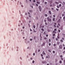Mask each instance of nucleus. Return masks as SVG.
Masks as SVG:
<instances>
[{
  "instance_id": "774afa93",
  "label": "nucleus",
  "mask_w": 65,
  "mask_h": 65,
  "mask_svg": "<svg viewBox=\"0 0 65 65\" xmlns=\"http://www.w3.org/2000/svg\"><path fill=\"white\" fill-rule=\"evenodd\" d=\"M31 60H32V58H30Z\"/></svg>"
},
{
  "instance_id": "c85d7f7f",
  "label": "nucleus",
  "mask_w": 65,
  "mask_h": 65,
  "mask_svg": "<svg viewBox=\"0 0 65 65\" xmlns=\"http://www.w3.org/2000/svg\"><path fill=\"white\" fill-rule=\"evenodd\" d=\"M34 38L35 39H36V37H34Z\"/></svg>"
},
{
  "instance_id": "ddd939ff",
  "label": "nucleus",
  "mask_w": 65,
  "mask_h": 65,
  "mask_svg": "<svg viewBox=\"0 0 65 65\" xmlns=\"http://www.w3.org/2000/svg\"><path fill=\"white\" fill-rule=\"evenodd\" d=\"M41 30L42 31H44V29L43 28H42L41 29Z\"/></svg>"
},
{
  "instance_id": "338daca9",
  "label": "nucleus",
  "mask_w": 65,
  "mask_h": 65,
  "mask_svg": "<svg viewBox=\"0 0 65 65\" xmlns=\"http://www.w3.org/2000/svg\"><path fill=\"white\" fill-rule=\"evenodd\" d=\"M61 60H63V59L62 58H61Z\"/></svg>"
},
{
  "instance_id": "5fc2aeb1",
  "label": "nucleus",
  "mask_w": 65,
  "mask_h": 65,
  "mask_svg": "<svg viewBox=\"0 0 65 65\" xmlns=\"http://www.w3.org/2000/svg\"><path fill=\"white\" fill-rule=\"evenodd\" d=\"M59 43H60L59 42H57V44H59Z\"/></svg>"
},
{
  "instance_id": "a18cd8bd",
  "label": "nucleus",
  "mask_w": 65,
  "mask_h": 65,
  "mask_svg": "<svg viewBox=\"0 0 65 65\" xmlns=\"http://www.w3.org/2000/svg\"><path fill=\"white\" fill-rule=\"evenodd\" d=\"M46 37H48V35H46Z\"/></svg>"
},
{
  "instance_id": "c03bdc74",
  "label": "nucleus",
  "mask_w": 65,
  "mask_h": 65,
  "mask_svg": "<svg viewBox=\"0 0 65 65\" xmlns=\"http://www.w3.org/2000/svg\"><path fill=\"white\" fill-rule=\"evenodd\" d=\"M41 56L42 57V56H43V55H42V54H41Z\"/></svg>"
},
{
  "instance_id": "ea45409f",
  "label": "nucleus",
  "mask_w": 65,
  "mask_h": 65,
  "mask_svg": "<svg viewBox=\"0 0 65 65\" xmlns=\"http://www.w3.org/2000/svg\"><path fill=\"white\" fill-rule=\"evenodd\" d=\"M63 19H65V16L63 18Z\"/></svg>"
},
{
  "instance_id": "5701e85b",
  "label": "nucleus",
  "mask_w": 65,
  "mask_h": 65,
  "mask_svg": "<svg viewBox=\"0 0 65 65\" xmlns=\"http://www.w3.org/2000/svg\"><path fill=\"white\" fill-rule=\"evenodd\" d=\"M51 40H50V39H49V42H51Z\"/></svg>"
},
{
  "instance_id": "f3484780",
  "label": "nucleus",
  "mask_w": 65,
  "mask_h": 65,
  "mask_svg": "<svg viewBox=\"0 0 65 65\" xmlns=\"http://www.w3.org/2000/svg\"><path fill=\"white\" fill-rule=\"evenodd\" d=\"M59 6L60 7H61V6H62V5H61V4H60L59 5Z\"/></svg>"
},
{
  "instance_id": "0eeeda50",
  "label": "nucleus",
  "mask_w": 65,
  "mask_h": 65,
  "mask_svg": "<svg viewBox=\"0 0 65 65\" xmlns=\"http://www.w3.org/2000/svg\"><path fill=\"white\" fill-rule=\"evenodd\" d=\"M53 33H56V31H53Z\"/></svg>"
},
{
  "instance_id": "4468645a",
  "label": "nucleus",
  "mask_w": 65,
  "mask_h": 65,
  "mask_svg": "<svg viewBox=\"0 0 65 65\" xmlns=\"http://www.w3.org/2000/svg\"><path fill=\"white\" fill-rule=\"evenodd\" d=\"M45 17H47V14H45Z\"/></svg>"
},
{
  "instance_id": "72a5a7b5",
  "label": "nucleus",
  "mask_w": 65,
  "mask_h": 65,
  "mask_svg": "<svg viewBox=\"0 0 65 65\" xmlns=\"http://www.w3.org/2000/svg\"><path fill=\"white\" fill-rule=\"evenodd\" d=\"M30 12H32V10H30L29 11Z\"/></svg>"
},
{
  "instance_id": "c9c22d12",
  "label": "nucleus",
  "mask_w": 65,
  "mask_h": 65,
  "mask_svg": "<svg viewBox=\"0 0 65 65\" xmlns=\"http://www.w3.org/2000/svg\"><path fill=\"white\" fill-rule=\"evenodd\" d=\"M48 52H50V53H51V51L50 50H49L48 51Z\"/></svg>"
},
{
  "instance_id": "6ab92c4d",
  "label": "nucleus",
  "mask_w": 65,
  "mask_h": 65,
  "mask_svg": "<svg viewBox=\"0 0 65 65\" xmlns=\"http://www.w3.org/2000/svg\"><path fill=\"white\" fill-rule=\"evenodd\" d=\"M57 8H59V6H57Z\"/></svg>"
},
{
  "instance_id": "49530a36",
  "label": "nucleus",
  "mask_w": 65,
  "mask_h": 65,
  "mask_svg": "<svg viewBox=\"0 0 65 65\" xmlns=\"http://www.w3.org/2000/svg\"><path fill=\"white\" fill-rule=\"evenodd\" d=\"M34 2H35V0H34L33 1Z\"/></svg>"
},
{
  "instance_id": "f8f14e48",
  "label": "nucleus",
  "mask_w": 65,
  "mask_h": 65,
  "mask_svg": "<svg viewBox=\"0 0 65 65\" xmlns=\"http://www.w3.org/2000/svg\"><path fill=\"white\" fill-rule=\"evenodd\" d=\"M33 27L34 28V29H35V25H34Z\"/></svg>"
},
{
  "instance_id": "680f3d73",
  "label": "nucleus",
  "mask_w": 65,
  "mask_h": 65,
  "mask_svg": "<svg viewBox=\"0 0 65 65\" xmlns=\"http://www.w3.org/2000/svg\"><path fill=\"white\" fill-rule=\"evenodd\" d=\"M54 24H55V25H57V24H56V23H54Z\"/></svg>"
},
{
  "instance_id": "e433bc0d",
  "label": "nucleus",
  "mask_w": 65,
  "mask_h": 65,
  "mask_svg": "<svg viewBox=\"0 0 65 65\" xmlns=\"http://www.w3.org/2000/svg\"><path fill=\"white\" fill-rule=\"evenodd\" d=\"M63 54H65V51H63Z\"/></svg>"
},
{
  "instance_id": "2f4dec72",
  "label": "nucleus",
  "mask_w": 65,
  "mask_h": 65,
  "mask_svg": "<svg viewBox=\"0 0 65 65\" xmlns=\"http://www.w3.org/2000/svg\"><path fill=\"white\" fill-rule=\"evenodd\" d=\"M54 27L55 28H56V25H54Z\"/></svg>"
},
{
  "instance_id": "79ce46f5",
  "label": "nucleus",
  "mask_w": 65,
  "mask_h": 65,
  "mask_svg": "<svg viewBox=\"0 0 65 65\" xmlns=\"http://www.w3.org/2000/svg\"><path fill=\"white\" fill-rule=\"evenodd\" d=\"M30 41H32V39H30Z\"/></svg>"
},
{
  "instance_id": "13d9d810",
  "label": "nucleus",
  "mask_w": 65,
  "mask_h": 65,
  "mask_svg": "<svg viewBox=\"0 0 65 65\" xmlns=\"http://www.w3.org/2000/svg\"><path fill=\"white\" fill-rule=\"evenodd\" d=\"M64 62V63H65V59H64V60H63Z\"/></svg>"
},
{
  "instance_id": "a19ab883",
  "label": "nucleus",
  "mask_w": 65,
  "mask_h": 65,
  "mask_svg": "<svg viewBox=\"0 0 65 65\" xmlns=\"http://www.w3.org/2000/svg\"><path fill=\"white\" fill-rule=\"evenodd\" d=\"M33 55L34 56H35V53H34L33 54Z\"/></svg>"
},
{
  "instance_id": "dca6fc26",
  "label": "nucleus",
  "mask_w": 65,
  "mask_h": 65,
  "mask_svg": "<svg viewBox=\"0 0 65 65\" xmlns=\"http://www.w3.org/2000/svg\"><path fill=\"white\" fill-rule=\"evenodd\" d=\"M55 18H53V21H55Z\"/></svg>"
},
{
  "instance_id": "58836bf2",
  "label": "nucleus",
  "mask_w": 65,
  "mask_h": 65,
  "mask_svg": "<svg viewBox=\"0 0 65 65\" xmlns=\"http://www.w3.org/2000/svg\"><path fill=\"white\" fill-rule=\"evenodd\" d=\"M45 24L46 25H47V23H45Z\"/></svg>"
},
{
  "instance_id": "e2e57ef3",
  "label": "nucleus",
  "mask_w": 65,
  "mask_h": 65,
  "mask_svg": "<svg viewBox=\"0 0 65 65\" xmlns=\"http://www.w3.org/2000/svg\"><path fill=\"white\" fill-rule=\"evenodd\" d=\"M42 59H44V58H43V57H42Z\"/></svg>"
},
{
  "instance_id": "09e8293b",
  "label": "nucleus",
  "mask_w": 65,
  "mask_h": 65,
  "mask_svg": "<svg viewBox=\"0 0 65 65\" xmlns=\"http://www.w3.org/2000/svg\"><path fill=\"white\" fill-rule=\"evenodd\" d=\"M44 26H42V28H44Z\"/></svg>"
},
{
  "instance_id": "9b49d317",
  "label": "nucleus",
  "mask_w": 65,
  "mask_h": 65,
  "mask_svg": "<svg viewBox=\"0 0 65 65\" xmlns=\"http://www.w3.org/2000/svg\"><path fill=\"white\" fill-rule=\"evenodd\" d=\"M43 34L44 35H45L46 34V33H45V32H44Z\"/></svg>"
},
{
  "instance_id": "4be33fe9",
  "label": "nucleus",
  "mask_w": 65,
  "mask_h": 65,
  "mask_svg": "<svg viewBox=\"0 0 65 65\" xmlns=\"http://www.w3.org/2000/svg\"><path fill=\"white\" fill-rule=\"evenodd\" d=\"M60 63H62V61H59Z\"/></svg>"
},
{
  "instance_id": "a211bd4d",
  "label": "nucleus",
  "mask_w": 65,
  "mask_h": 65,
  "mask_svg": "<svg viewBox=\"0 0 65 65\" xmlns=\"http://www.w3.org/2000/svg\"><path fill=\"white\" fill-rule=\"evenodd\" d=\"M56 4H59V3H58L57 2H55Z\"/></svg>"
},
{
  "instance_id": "603ef678",
  "label": "nucleus",
  "mask_w": 65,
  "mask_h": 65,
  "mask_svg": "<svg viewBox=\"0 0 65 65\" xmlns=\"http://www.w3.org/2000/svg\"><path fill=\"white\" fill-rule=\"evenodd\" d=\"M22 28H23V29H24L25 27H23Z\"/></svg>"
},
{
  "instance_id": "864d4df0",
  "label": "nucleus",
  "mask_w": 65,
  "mask_h": 65,
  "mask_svg": "<svg viewBox=\"0 0 65 65\" xmlns=\"http://www.w3.org/2000/svg\"><path fill=\"white\" fill-rule=\"evenodd\" d=\"M62 40H64V38H62Z\"/></svg>"
},
{
  "instance_id": "f257e3e1",
  "label": "nucleus",
  "mask_w": 65,
  "mask_h": 65,
  "mask_svg": "<svg viewBox=\"0 0 65 65\" xmlns=\"http://www.w3.org/2000/svg\"><path fill=\"white\" fill-rule=\"evenodd\" d=\"M59 48H60V49H62V45H60L59 46Z\"/></svg>"
},
{
  "instance_id": "37998d69",
  "label": "nucleus",
  "mask_w": 65,
  "mask_h": 65,
  "mask_svg": "<svg viewBox=\"0 0 65 65\" xmlns=\"http://www.w3.org/2000/svg\"><path fill=\"white\" fill-rule=\"evenodd\" d=\"M55 61L56 62H57V59H55Z\"/></svg>"
},
{
  "instance_id": "423d86ee",
  "label": "nucleus",
  "mask_w": 65,
  "mask_h": 65,
  "mask_svg": "<svg viewBox=\"0 0 65 65\" xmlns=\"http://www.w3.org/2000/svg\"><path fill=\"white\" fill-rule=\"evenodd\" d=\"M43 55H45V53H44V52L43 51Z\"/></svg>"
},
{
  "instance_id": "3c124183",
  "label": "nucleus",
  "mask_w": 65,
  "mask_h": 65,
  "mask_svg": "<svg viewBox=\"0 0 65 65\" xmlns=\"http://www.w3.org/2000/svg\"><path fill=\"white\" fill-rule=\"evenodd\" d=\"M45 45V44L43 43V45Z\"/></svg>"
},
{
  "instance_id": "393cba45",
  "label": "nucleus",
  "mask_w": 65,
  "mask_h": 65,
  "mask_svg": "<svg viewBox=\"0 0 65 65\" xmlns=\"http://www.w3.org/2000/svg\"><path fill=\"white\" fill-rule=\"evenodd\" d=\"M56 10H57V11H59V9H56Z\"/></svg>"
},
{
  "instance_id": "6e6d98bb",
  "label": "nucleus",
  "mask_w": 65,
  "mask_h": 65,
  "mask_svg": "<svg viewBox=\"0 0 65 65\" xmlns=\"http://www.w3.org/2000/svg\"><path fill=\"white\" fill-rule=\"evenodd\" d=\"M63 46H65V45L64 44H63Z\"/></svg>"
},
{
  "instance_id": "4c0bfd02",
  "label": "nucleus",
  "mask_w": 65,
  "mask_h": 65,
  "mask_svg": "<svg viewBox=\"0 0 65 65\" xmlns=\"http://www.w3.org/2000/svg\"><path fill=\"white\" fill-rule=\"evenodd\" d=\"M53 45H54V46H56V44H54Z\"/></svg>"
},
{
  "instance_id": "39448f33",
  "label": "nucleus",
  "mask_w": 65,
  "mask_h": 65,
  "mask_svg": "<svg viewBox=\"0 0 65 65\" xmlns=\"http://www.w3.org/2000/svg\"><path fill=\"white\" fill-rule=\"evenodd\" d=\"M49 13L50 14H52V13H51V11H49Z\"/></svg>"
},
{
  "instance_id": "7c9ffc66",
  "label": "nucleus",
  "mask_w": 65,
  "mask_h": 65,
  "mask_svg": "<svg viewBox=\"0 0 65 65\" xmlns=\"http://www.w3.org/2000/svg\"><path fill=\"white\" fill-rule=\"evenodd\" d=\"M60 58H62V55H61L60 56Z\"/></svg>"
},
{
  "instance_id": "2eb2a0df",
  "label": "nucleus",
  "mask_w": 65,
  "mask_h": 65,
  "mask_svg": "<svg viewBox=\"0 0 65 65\" xmlns=\"http://www.w3.org/2000/svg\"><path fill=\"white\" fill-rule=\"evenodd\" d=\"M64 15H65V14H62V17H63V16H64Z\"/></svg>"
},
{
  "instance_id": "f704fd0d",
  "label": "nucleus",
  "mask_w": 65,
  "mask_h": 65,
  "mask_svg": "<svg viewBox=\"0 0 65 65\" xmlns=\"http://www.w3.org/2000/svg\"><path fill=\"white\" fill-rule=\"evenodd\" d=\"M49 46H50V45H51V43H50L49 44Z\"/></svg>"
},
{
  "instance_id": "0e129e2a",
  "label": "nucleus",
  "mask_w": 65,
  "mask_h": 65,
  "mask_svg": "<svg viewBox=\"0 0 65 65\" xmlns=\"http://www.w3.org/2000/svg\"><path fill=\"white\" fill-rule=\"evenodd\" d=\"M57 37L59 39V37L57 36Z\"/></svg>"
},
{
  "instance_id": "aec40b11",
  "label": "nucleus",
  "mask_w": 65,
  "mask_h": 65,
  "mask_svg": "<svg viewBox=\"0 0 65 65\" xmlns=\"http://www.w3.org/2000/svg\"><path fill=\"white\" fill-rule=\"evenodd\" d=\"M55 36V34H53V36Z\"/></svg>"
},
{
  "instance_id": "c756f323",
  "label": "nucleus",
  "mask_w": 65,
  "mask_h": 65,
  "mask_svg": "<svg viewBox=\"0 0 65 65\" xmlns=\"http://www.w3.org/2000/svg\"><path fill=\"white\" fill-rule=\"evenodd\" d=\"M55 52L54 51H53V53L54 54H55Z\"/></svg>"
},
{
  "instance_id": "412c9836",
  "label": "nucleus",
  "mask_w": 65,
  "mask_h": 65,
  "mask_svg": "<svg viewBox=\"0 0 65 65\" xmlns=\"http://www.w3.org/2000/svg\"><path fill=\"white\" fill-rule=\"evenodd\" d=\"M44 3L45 4H47V2H45Z\"/></svg>"
},
{
  "instance_id": "8fccbe9b",
  "label": "nucleus",
  "mask_w": 65,
  "mask_h": 65,
  "mask_svg": "<svg viewBox=\"0 0 65 65\" xmlns=\"http://www.w3.org/2000/svg\"><path fill=\"white\" fill-rule=\"evenodd\" d=\"M56 40L57 41H58V39L57 38H56Z\"/></svg>"
},
{
  "instance_id": "cd10ccee",
  "label": "nucleus",
  "mask_w": 65,
  "mask_h": 65,
  "mask_svg": "<svg viewBox=\"0 0 65 65\" xmlns=\"http://www.w3.org/2000/svg\"><path fill=\"white\" fill-rule=\"evenodd\" d=\"M44 39H46V37H44Z\"/></svg>"
},
{
  "instance_id": "4d7b16f0",
  "label": "nucleus",
  "mask_w": 65,
  "mask_h": 65,
  "mask_svg": "<svg viewBox=\"0 0 65 65\" xmlns=\"http://www.w3.org/2000/svg\"><path fill=\"white\" fill-rule=\"evenodd\" d=\"M38 52H40V50H38Z\"/></svg>"
},
{
  "instance_id": "69168bd1",
  "label": "nucleus",
  "mask_w": 65,
  "mask_h": 65,
  "mask_svg": "<svg viewBox=\"0 0 65 65\" xmlns=\"http://www.w3.org/2000/svg\"><path fill=\"white\" fill-rule=\"evenodd\" d=\"M36 5L37 6H38V4H36Z\"/></svg>"
},
{
  "instance_id": "bb28decb",
  "label": "nucleus",
  "mask_w": 65,
  "mask_h": 65,
  "mask_svg": "<svg viewBox=\"0 0 65 65\" xmlns=\"http://www.w3.org/2000/svg\"><path fill=\"white\" fill-rule=\"evenodd\" d=\"M58 26H60V24L59 23L58 24Z\"/></svg>"
},
{
  "instance_id": "1a4fd4ad",
  "label": "nucleus",
  "mask_w": 65,
  "mask_h": 65,
  "mask_svg": "<svg viewBox=\"0 0 65 65\" xmlns=\"http://www.w3.org/2000/svg\"><path fill=\"white\" fill-rule=\"evenodd\" d=\"M37 4H40V3L37 1Z\"/></svg>"
},
{
  "instance_id": "bf43d9fd",
  "label": "nucleus",
  "mask_w": 65,
  "mask_h": 65,
  "mask_svg": "<svg viewBox=\"0 0 65 65\" xmlns=\"http://www.w3.org/2000/svg\"><path fill=\"white\" fill-rule=\"evenodd\" d=\"M63 49H64V50H65V47H63Z\"/></svg>"
},
{
  "instance_id": "20e7f679",
  "label": "nucleus",
  "mask_w": 65,
  "mask_h": 65,
  "mask_svg": "<svg viewBox=\"0 0 65 65\" xmlns=\"http://www.w3.org/2000/svg\"><path fill=\"white\" fill-rule=\"evenodd\" d=\"M42 63H43V64H46V61H43Z\"/></svg>"
},
{
  "instance_id": "6e6552de",
  "label": "nucleus",
  "mask_w": 65,
  "mask_h": 65,
  "mask_svg": "<svg viewBox=\"0 0 65 65\" xmlns=\"http://www.w3.org/2000/svg\"><path fill=\"white\" fill-rule=\"evenodd\" d=\"M61 21L60 20H58V23H59V22H60Z\"/></svg>"
},
{
  "instance_id": "7ed1b4c3",
  "label": "nucleus",
  "mask_w": 65,
  "mask_h": 65,
  "mask_svg": "<svg viewBox=\"0 0 65 65\" xmlns=\"http://www.w3.org/2000/svg\"><path fill=\"white\" fill-rule=\"evenodd\" d=\"M39 8L40 11H41V7H40V6H39Z\"/></svg>"
},
{
  "instance_id": "052dcab7",
  "label": "nucleus",
  "mask_w": 65,
  "mask_h": 65,
  "mask_svg": "<svg viewBox=\"0 0 65 65\" xmlns=\"http://www.w3.org/2000/svg\"><path fill=\"white\" fill-rule=\"evenodd\" d=\"M30 31L31 32V31H32V29H30Z\"/></svg>"
},
{
  "instance_id": "9d476101",
  "label": "nucleus",
  "mask_w": 65,
  "mask_h": 65,
  "mask_svg": "<svg viewBox=\"0 0 65 65\" xmlns=\"http://www.w3.org/2000/svg\"><path fill=\"white\" fill-rule=\"evenodd\" d=\"M60 41L61 42H63V41L62 40H61Z\"/></svg>"
},
{
  "instance_id": "f03ea898",
  "label": "nucleus",
  "mask_w": 65,
  "mask_h": 65,
  "mask_svg": "<svg viewBox=\"0 0 65 65\" xmlns=\"http://www.w3.org/2000/svg\"><path fill=\"white\" fill-rule=\"evenodd\" d=\"M47 20H48V21L49 22H51V19H49V17L47 18Z\"/></svg>"
},
{
  "instance_id": "473e14b6",
  "label": "nucleus",
  "mask_w": 65,
  "mask_h": 65,
  "mask_svg": "<svg viewBox=\"0 0 65 65\" xmlns=\"http://www.w3.org/2000/svg\"><path fill=\"white\" fill-rule=\"evenodd\" d=\"M53 17H56V16L55 15H53Z\"/></svg>"
},
{
  "instance_id": "a878e982",
  "label": "nucleus",
  "mask_w": 65,
  "mask_h": 65,
  "mask_svg": "<svg viewBox=\"0 0 65 65\" xmlns=\"http://www.w3.org/2000/svg\"><path fill=\"white\" fill-rule=\"evenodd\" d=\"M34 62H35V61H34L33 60V61L32 62V63H34Z\"/></svg>"
},
{
  "instance_id": "de8ad7c7",
  "label": "nucleus",
  "mask_w": 65,
  "mask_h": 65,
  "mask_svg": "<svg viewBox=\"0 0 65 65\" xmlns=\"http://www.w3.org/2000/svg\"><path fill=\"white\" fill-rule=\"evenodd\" d=\"M60 32V30H58V32Z\"/></svg>"
},
{
  "instance_id": "b1692460",
  "label": "nucleus",
  "mask_w": 65,
  "mask_h": 65,
  "mask_svg": "<svg viewBox=\"0 0 65 65\" xmlns=\"http://www.w3.org/2000/svg\"><path fill=\"white\" fill-rule=\"evenodd\" d=\"M54 30V31H57V29H55Z\"/></svg>"
}]
</instances>
